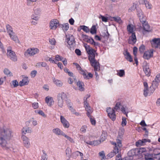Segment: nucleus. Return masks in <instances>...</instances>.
I'll use <instances>...</instances> for the list:
<instances>
[{
	"instance_id": "nucleus-36",
	"label": "nucleus",
	"mask_w": 160,
	"mask_h": 160,
	"mask_svg": "<svg viewBox=\"0 0 160 160\" xmlns=\"http://www.w3.org/2000/svg\"><path fill=\"white\" fill-rule=\"evenodd\" d=\"M14 41L16 42H19V40L17 36L15 35V33L14 32V33H12V35L11 37H10Z\"/></svg>"
},
{
	"instance_id": "nucleus-12",
	"label": "nucleus",
	"mask_w": 160,
	"mask_h": 160,
	"mask_svg": "<svg viewBox=\"0 0 160 160\" xmlns=\"http://www.w3.org/2000/svg\"><path fill=\"white\" fill-rule=\"evenodd\" d=\"M59 22L56 19H54L50 21V28L51 29L55 30L57 27L59 26Z\"/></svg>"
},
{
	"instance_id": "nucleus-15",
	"label": "nucleus",
	"mask_w": 160,
	"mask_h": 160,
	"mask_svg": "<svg viewBox=\"0 0 160 160\" xmlns=\"http://www.w3.org/2000/svg\"><path fill=\"white\" fill-rule=\"evenodd\" d=\"M144 63H145L146 65L144 66H142L143 71L145 74L148 77L150 76L151 75V70L149 68L148 66L147 65L148 64L147 63V62H145Z\"/></svg>"
},
{
	"instance_id": "nucleus-63",
	"label": "nucleus",
	"mask_w": 160,
	"mask_h": 160,
	"mask_svg": "<svg viewBox=\"0 0 160 160\" xmlns=\"http://www.w3.org/2000/svg\"><path fill=\"white\" fill-rule=\"evenodd\" d=\"M3 72L6 75L10 74L11 73L10 71L7 68H5Z\"/></svg>"
},
{
	"instance_id": "nucleus-53",
	"label": "nucleus",
	"mask_w": 160,
	"mask_h": 160,
	"mask_svg": "<svg viewBox=\"0 0 160 160\" xmlns=\"http://www.w3.org/2000/svg\"><path fill=\"white\" fill-rule=\"evenodd\" d=\"M132 157H126L123 158H116V160H132Z\"/></svg>"
},
{
	"instance_id": "nucleus-27",
	"label": "nucleus",
	"mask_w": 160,
	"mask_h": 160,
	"mask_svg": "<svg viewBox=\"0 0 160 160\" xmlns=\"http://www.w3.org/2000/svg\"><path fill=\"white\" fill-rule=\"evenodd\" d=\"M53 132L57 135H62L64 133L62 131H61L59 128H56L52 130Z\"/></svg>"
},
{
	"instance_id": "nucleus-16",
	"label": "nucleus",
	"mask_w": 160,
	"mask_h": 160,
	"mask_svg": "<svg viewBox=\"0 0 160 160\" xmlns=\"http://www.w3.org/2000/svg\"><path fill=\"white\" fill-rule=\"evenodd\" d=\"M22 139L23 141L24 146L27 148H28L30 145V143L28 138L24 135H22Z\"/></svg>"
},
{
	"instance_id": "nucleus-5",
	"label": "nucleus",
	"mask_w": 160,
	"mask_h": 160,
	"mask_svg": "<svg viewBox=\"0 0 160 160\" xmlns=\"http://www.w3.org/2000/svg\"><path fill=\"white\" fill-rule=\"evenodd\" d=\"M127 29L129 33L132 34L131 36L129 38L128 43L129 44H134L137 41L135 32H133V28L131 25L129 24L127 26Z\"/></svg>"
},
{
	"instance_id": "nucleus-1",
	"label": "nucleus",
	"mask_w": 160,
	"mask_h": 160,
	"mask_svg": "<svg viewBox=\"0 0 160 160\" xmlns=\"http://www.w3.org/2000/svg\"><path fill=\"white\" fill-rule=\"evenodd\" d=\"M12 131L9 128L0 130V145L3 148H6L7 142L12 137Z\"/></svg>"
},
{
	"instance_id": "nucleus-54",
	"label": "nucleus",
	"mask_w": 160,
	"mask_h": 160,
	"mask_svg": "<svg viewBox=\"0 0 160 160\" xmlns=\"http://www.w3.org/2000/svg\"><path fill=\"white\" fill-rule=\"evenodd\" d=\"M81 153L82 152L79 151H77L74 152L72 154V155L74 158H76V156H78L79 155H80Z\"/></svg>"
},
{
	"instance_id": "nucleus-30",
	"label": "nucleus",
	"mask_w": 160,
	"mask_h": 160,
	"mask_svg": "<svg viewBox=\"0 0 160 160\" xmlns=\"http://www.w3.org/2000/svg\"><path fill=\"white\" fill-rule=\"evenodd\" d=\"M111 20L112 21H115L119 24H121L123 22L120 18L119 17H111Z\"/></svg>"
},
{
	"instance_id": "nucleus-20",
	"label": "nucleus",
	"mask_w": 160,
	"mask_h": 160,
	"mask_svg": "<svg viewBox=\"0 0 160 160\" xmlns=\"http://www.w3.org/2000/svg\"><path fill=\"white\" fill-rule=\"evenodd\" d=\"M76 85L78 87V89L80 91H83L84 90V84L82 82L78 81L77 82Z\"/></svg>"
},
{
	"instance_id": "nucleus-37",
	"label": "nucleus",
	"mask_w": 160,
	"mask_h": 160,
	"mask_svg": "<svg viewBox=\"0 0 160 160\" xmlns=\"http://www.w3.org/2000/svg\"><path fill=\"white\" fill-rule=\"evenodd\" d=\"M86 143L88 144L94 146H96L98 144V140H95L93 141H88Z\"/></svg>"
},
{
	"instance_id": "nucleus-17",
	"label": "nucleus",
	"mask_w": 160,
	"mask_h": 160,
	"mask_svg": "<svg viewBox=\"0 0 160 160\" xmlns=\"http://www.w3.org/2000/svg\"><path fill=\"white\" fill-rule=\"evenodd\" d=\"M151 140L149 139H142V140H139L136 142V145L137 147L139 146L144 145L146 142H150Z\"/></svg>"
},
{
	"instance_id": "nucleus-42",
	"label": "nucleus",
	"mask_w": 160,
	"mask_h": 160,
	"mask_svg": "<svg viewBox=\"0 0 160 160\" xmlns=\"http://www.w3.org/2000/svg\"><path fill=\"white\" fill-rule=\"evenodd\" d=\"M140 22L142 23V24L145 23L146 22V18L144 16H143L142 17L139 18Z\"/></svg>"
},
{
	"instance_id": "nucleus-7",
	"label": "nucleus",
	"mask_w": 160,
	"mask_h": 160,
	"mask_svg": "<svg viewBox=\"0 0 160 160\" xmlns=\"http://www.w3.org/2000/svg\"><path fill=\"white\" fill-rule=\"evenodd\" d=\"M12 49L11 47L8 48L7 50V55L12 61L15 62L17 60V56L15 52L12 50Z\"/></svg>"
},
{
	"instance_id": "nucleus-51",
	"label": "nucleus",
	"mask_w": 160,
	"mask_h": 160,
	"mask_svg": "<svg viewBox=\"0 0 160 160\" xmlns=\"http://www.w3.org/2000/svg\"><path fill=\"white\" fill-rule=\"evenodd\" d=\"M55 59L56 60L58 61H62L63 59L64 58L58 55H57L55 56Z\"/></svg>"
},
{
	"instance_id": "nucleus-46",
	"label": "nucleus",
	"mask_w": 160,
	"mask_h": 160,
	"mask_svg": "<svg viewBox=\"0 0 160 160\" xmlns=\"http://www.w3.org/2000/svg\"><path fill=\"white\" fill-rule=\"evenodd\" d=\"M99 155L101 156L102 158L101 160H105V154L104 153V152L103 151H102L101 152H100L99 153Z\"/></svg>"
},
{
	"instance_id": "nucleus-41",
	"label": "nucleus",
	"mask_w": 160,
	"mask_h": 160,
	"mask_svg": "<svg viewBox=\"0 0 160 160\" xmlns=\"http://www.w3.org/2000/svg\"><path fill=\"white\" fill-rule=\"evenodd\" d=\"M71 150L69 147H68L66 150V155L69 158L71 157Z\"/></svg>"
},
{
	"instance_id": "nucleus-43",
	"label": "nucleus",
	"mask_w": 160,
	"mask_h": 160,
	"mask_svg": "<svg viewBox=\"0 0 160 160\" xmlns=\"http://www.w3.org/2000/svg\"><path fill=\"white\" fill-rule=\"evenodd\" d=\"M41 66L43 67H45L47 71H48L49 70V68L47 64V63L45 62H41Z\"/></svg>"
},
{
	"instance_id": "nucleus-10",
	"label": "nucleus",
	"mask_w": 160,
	"mask_h": 160,
	"mask_svg": "<svg viewBox=\"0 0 160 160\" xmlns=\"http://www.w3.org/2000/svg\"><path fill=\"white\" fill-rule=\"evenodd\" d=\"M39 51V49L36 48L33 49H28L25 52L24 55L26 56H27L28 54L30 56H33L38 53Z\"/></svg>"
},
{
	"instance_id": "nucleus-39",
	"label": "nucleus",
	"mask_w": 160,
	"mask_h": 160,
	"mask_svg": "<svg viewBox=\"0 0 160 160\" xmlns=\"http://www.w3.org/2000/svg\"><path fill=\"white\" fill-rule=\"evenodd\" d=\"M100 137V141H98V144L99 143V142H103L106 139L107 134L105 133H102Z\"/></svg>"
},
{
	"instance_id": "nucleus-14",
	"label": "nucleus",
	"mask_w": 160,
	"mask_h": 160,
	"mask_svg": "<svg viewBox=\"0 0 160 160\" xmlns=\"http://www.w3.org/2000/svg\"><path fill=\"white\" fill-rule=\"evenodd\" d=\"M84 106L86 110L87 111V115L88 117H91L90 114L92 112V110L91 107L89 106L87 101H85L84 102Z\"/></svg>"
},
{
	"instance_id": "nucleus-56",
	"label": "nucleus",
	"mask_w": 160,
	"mask_h": 160,
	"mask_svg": "<svg viewBox=\"0 0 160 160\" xmlns=\"http://www.w3.org/2000/svg\"><path fill=\"white\" fill-rule=\"evenodd\" d=\"M49 42L52 45H55L56 40L54 38L50 39H49Z\"/></svg>"
},
{
	"instance_id": "nucleus-40",
	"label": "nucleus",
	"mask_w": 160,
	"mask_h": 160,
	"mask_svg": "<svg viewBox=\"0 0 160 160\" xmlns=\"http://www.w3.org/2000/svg\"><path fill=\"white\" fill-rule=\"evenodd\" d=\"M145 50V46L143 44H142L139 47V51L141 54H142Z\"/></svg>"
},
{
	"instance_id": "nucleus-11",
	"label": "nucleus",
	"mask_w": 160,
	"mask_h": 160,
	"mask_svg": "<svg viewBox=\"0 0 160 160\" xmlns=\"http://www.w3.org/2000/svg\"><path fill=\"white\" fill-rule=\"evenodd\" d=\"M152 47L155 48L160 49V38H154L151 42Z\"/></svg>"
},
{
	"instance_id": "nucleus-29",
	"label": "nucleus",
	"mask_w": 160,
	"mask_h": 160,
	"mask_svg": "<svg viewBox=\"0 0 160 160\" xmlns=\"http://www.w3.org/2000/svg\"><path fill=\"white\" fill-rule=\"evenodd\" d=\"M124 55L125 56V58L128 61L130 62H132L133 61L132 58L129 53L127 51L124 53Z\"/></svg>"
},
{
	"instance_id": "nucleus-52",
	"label": "nucleus",
	"mask_w": 160,
	"mask_h": 160,
	"mask_svg": "<svg viewBox=\"0 0 160 160\" xmlns=\"http://www.w3.org/2000/svg\"><path fill=\"white\" fill-rule=\"evenodd\" d=\"M63 136L66 138L68 140H69L70 142H74V141L73 139L70 137L67 136V135L64 133L63 135Z\"/></svg>"
},
{
	"instance_id": "nucleus-35",
	"label": "nucleus",
	"mask_w": 160,
	"mask_h": 160,
	"mask_svg": "<svg viewBox=\"0 0 160 160\" xmlns=\"http://www.w3.org/2000/svg\"><path fill=\"white\" fill-rule=\"evenodd\" d=\"M136 10L137 11V15L139 18L143 17L144 15L141 9L140 8H138L136 9Z\"/></svg>"
},
{
	"instance_id": "nucleus-8",
	"label": "nucleus",
	"mask_w": 160,
	"mask_h": 160,
	"mask_svg": "<svg viewBox=\"0 0 160 160\" xmlns=\"http://www.w3.org/2000/svg\"><path fill=\"white\" fill-rule=\"evenodd\" d=\"M108 116L112 121H114L116 119L115 111L113 108H108L106 109Z\"/></svg>"
},
{
	"instance_id": "nucleus-19",
	"label": "nucleus",
	"mask_w": 160,
	"mask_h": 160,
	"mask_svg": "<svg viewBox=\"0 0 160 160\" xmlns=\"http://www.w3.org/2000/svg\"><path fill=\"white\" fill-rule=\"evenodd\" d=\"M140 150L138 148L132 149L128 152V154L131 157L138 155Z\"/></svg>"
},
{
	"instance_id": "nucleus-9",
	"label": "nucleus",
	"mask_w": 160,
	"mask_h": 160,
	"mask_svg": "<svg viewBox=\"0 0 160 160\" xmlns=\"http://www.w3.org/2000/svg\"><path fill=\"white\" fill-rule=\"evenodd\" d=\"M158 149H155L154 150L152 154H151L149 153H147L146 154H145V160H154L152 158V155L153 154L155 157L156 156L158 155L157 154H158V153H159V152L158 151Z\"/></svg>"
},
{
	"instance_id": "nucleus-60",
	"label": "nucleus",
	"mask_w": 160,
	"mask_h": 160,
	"mask_svg": "<svg viewBox=\"0 0 160 160\" xmlns=\"http://www.w3.org/2000/svg\"><path fill=\"white\" fill-rule=\"evenodd\" d=\"M84 46L87 52H88V50H91L92 49V48H91L87 44H84Z\"/></svg>"
},
{
	"instance_id": "nucleus-28",
	"label": "nucleus",
	"mask_w": 160,
	"mask_h": 160,
	"mask_svg": "<svg viewBox=\"0 0 160 160\" xmlns=\"http://www.w3.org/2000/svg\"><path fill=\"white\" fill-rule=\"evenodd\" d=\"M22 130V133L24 134L26 133H31L32 131L31 128L29 127L23 128Z\"/></svg>"
},
{
	"instance_id": "nucleus-58",
	"label": "nucleus",
	"mask_w": 160,
	"mask_h": 160,
	"mask_svg": "<svg viewBox=\"0 0 160 160\" xmlns=\"http://www.w3.org/2000/svg\"><path fill=\"white\" fill-rule=\"evenodd\" d=\"M31 18L32 19L37 21L38 20L39 17L38 16V15H32L31 16Z\"/></svg>"
},
{
	"instance_id": "nucleus-47",
	"label": "nucleus",
	"mask_w": 160,
	"mask_h": 160,
	"mask_svg": "<svg viewBox=\"0 0 160 160\" xmlns=\"http://www.w3.org/2000/svg\"><path fill=\"white\" fill-rule=\"evenodd\" d=\"M43 154L41 160H48L47 155L44 151H42Z\"/></svg>"
},
{
	"instance_id": "nucleus-25",
	"label": "nucleus",
	"mask_w": 160,
	"mask_h": 160,
	"mask_svg": "<svg viewBox=\"0 0 160 160\" xmlns=\"http://www.w3.org/2000/svg\"><path fill=\"white\" fill-rule=\"evenodd\" d=\"M76 68L77 69L81 71L80 73L82 74L84 78H88V75H87V73L83 70L81 68L79 64H77L76 66Z\"/></svg>"
},
{
	"instance_id": "nucleus-31",
	"label": "nucleus",
	"mask_w": 160,
	"mask_h": 160,
	"mask_svg": "<svg viewBox=\"0 0 160 160\" xmlns=\"http://www.w3.org/2000/svg\"><path fill=\"white\" fill-rule=\"evenodd\" d=\"M6 29L7 31V32L8 33L9 36L11 37L12 33H14V32L13 31L11 27L9 24H7L6 26Z\"/></svg>"
},
{
	"instance_id": "nucleus-62",
	"label": "nucleus",
	"mask_w": 160,
	"mask_h": 160,
	"mask_svg": "<svg viewBox=\"0 0 160 160\" xmlns=\"http://www.w3.org/2000/svg\"><path fill=\"white\" fill-rule=\"evenodd\" d=\"M82 38H83V40L86 42L87 40L89 38L88 36L86 35L82 34Z\"/></svg>"
},
{
	"instance_id": "nucleus-18",
	"label": "nucleus",
	"mask_w": 160,
	"mask_h": 160,
	"mask_svg": "<svg viewBox=\"0 0 160 160\" xmlns=\"http://www.w3.org/2000/svg\"><path fill=\"white\" fill-rule=\"evenodd\" d=\"M61 121L65 128H68L69 126V124L68 121L62 116H60Z\"/></svg>"
},
{
	"instance_id": "nucleus-59",
	"label": "nucleus",
	"mask_w": 160,
	"mask_h": 160,
	"mask_svg": "<svg viewBox=\"0 0 160 160\" xmlns=\"http://www.w3.org/2000/svg\"><path fill=\"white\" fill-rule=\"evenodd\" d=\"M101 19L103 22H107L108 20V18L104 16L100 15Z\"/></svg>"
},
{
	"instance_id": "nucleus-44",
	"label": "nucleus",
	"mask_w": 160,
	"mask_h": 160,
	"mask_svg": "<svg viewBox=\"0 0 160 160\" xmlns=\"http://www.w3.org/2000/svg\"><path fill=\"white\" fill-rule=\"evenodd\" d=\"M137 8V5L136 4L133 3L132 7L128 9V12H131L135 10Z\"/></svg>"
},
{
	"instance_id": "nucleus-33",
	"label": "nucleus",
	"mask_w": 160,
	"mask_h": 160,
	"mask_svg": "<svg viewBox=\"0 0 160 160\" xmlns=\"http://www.w3.org/2000/svg\"><path fill=\"white\" fill-rule=\"evenodd\" d=\"M80 28L81 29L83 30L86 33H88L90 31V30L88 27L85 25L80 26Z\"/></svg>"
},
{
	"instance_id": "nucleus-48",
	"label": "nucleus",
	"mask_w": 160,
	"mask_h": 160,
	"mask_svg": "<svg viewBox=\"0 0 160 160\" xmlns=\"http://www.w3.org/2000/svg\"><path fill=\"white\" fill-rule=\"evenodd\" d=\"M102 35L104 38H106L107 39H108L110 35V34L108 33V31H107L106 32H103L102 33Z\"/></svg>"
},
{
	"instance_id": "nucleus-49",
	"label": "nucleus",
	"mask_w": 160,
	"mask_h": 160,
	"mask_svg": "<svg viewBox=\"0 0 160 160\" xmlns=\"http://www.w3.org/2000/svg\"><path fill=\"white\" fill-rule=\"evenodd\" d=\"M118 75L120 77H122L125 74V72L123 70H120L119 72H118Z\"/></svg>"
},
{
	"instance_id": "nucleus-26",
	"label": "nucleus",
	"mask_w": 160,
	"mask_h": 160,
	"mask_svg": "<svg viewBox=\"0 0 160 160\" xmlns=\"http://www.w3.org/2000/svg\"><path fill=\"white\" fill-rule=\"evenodd\" d=\"M159 83V82H158L157 81L154 80L152 82V85L150 87V89H152V88H153L152 90L154 91L157 88Z\"/></svg>"
},
{
	"instance_id": "nucleus-24",
	"label": "nucleus",
	"mask_w": 160,
	"mask_h": 160,
	"mask_svg": "<svg viewBox=\"0 0 160 160\" xmlns=\"http://www.w3.org/2000/svg\"><path fill=\"white\" fill-rule=\"evenodd\" d=\"M59 26L61 28L64 32H66L69 28V24L68 23H65L63 24H59Z\"/></svg>"
},
{
	"instance_id": "nucleus-21",
	"label": "nucleus",
	"mask_w": 160,
	"mask_h": 160,
	"mask_svg": "<svg viewBox=\"0 0 160 160\" xmlns=\"http://www.w3.org/2000/svg\"><path fill=\"white\" fill-rule=\"evenodd\" d=\"M29 81L28 79V77H25L23 78L21 81L19 82V85L22 87L28 84Z\"/></svg>"
},
{
	"instance_id": "nucleus-3",
	"label": "nucleus",
	"mask_w": 160,
	"mask_h": 160,
	"mask_svg": "<svg viewBox=\"0 0 160 160\" xmlns=\"http://www.w3.org/2000/svg\"><path fill=\"white\" fill-rule=\"evenodd\" d=\"M67 95L64 92L58 93L57 96L56 102L59 107L62 108L64 104V101L67 99Z\"/></svg>"
},
{
	"instance_id": "nucleus-4",
	"label": "nucleus",
	"mask_w": 160,
	"mask_h": 160,
	"mask_svg": "<svg viewBox=\"0 0 160 160\" xmlns=\"http://www.w3.org/2000/svg\"><path fill=\"white\" fill-rule=\"evenodd\" d=\"M89 55L88 56V60H89L91 65L93 64H97L99 63L95 59V56H98V54L96 52V51L92 49L91 50H88L87 52Z\"/></svg>"
},
{
	"instance_id": "nucleus-55",
	"label": "nucleus",
	"mask_w": 160,
	"mask_h": 160,
	"mask_svg": "<svg viewBox=\"0 0 160 160\" xmlns=\"http://www.w3.org/2000/svg\"><path fill=\"white\" fill-rule=\"evenodd\" d=\"M123 137V133H122V132L120 133V132H118V136L117 137L118 138L117 139H119V140H120L121 141V139ZM121 143H122L121 142Z\"/></svg>"
},
{
	"instance_id": "nucleus-57",
	"label": "nucleus",
	"mask_w": 160,
	"mask_h": 160,
	"mask_svg": "<svg viewBox=\"0 0 160 160\" xmlns=\"http://www.w3.org/2000/svg\"><path fill=\"white\" fill-rule=\"evenodd\" d=\"M126 118H125L122 117V125L123 126H125L126 125Z\"/></svg>"
},
{
	"instance_id": "nucleus-38",
	"label": "nucleus",
	"mask_w": 160,
	"mask_h": 160,
	"mask_svg": "<svg viewBox=\"0 0 160 160\" xmlns=\"http://www.w3.org/2000/svg\"><path fill=\"white\" fill-rule=\"evenodd\" d=\"M90 32L92 34H94L96 33L97 29L96 28V27L95 25H92V26L91 28V30Z\"/></svg>"
},
{
	"instance_id": "nucleus-45",
	"label": "nucleus",
	"mask_w": 160,
	"mask_h": 160,
	"mask_svg": "<svg viewBox=\"0 0 160 160\" xmlns=\"http://www.w3.org/2000/svg\"><path fill=\"white\" fill-rule=\"evenodd\" d=\"M34 13L36 15H38L41 12V10L40 8H34Z\"/></svg>"
},
{
	"instance_id": "nucleus-6",
	"label": "nucleus",
	"mask_w": 160,
	"mask_h": 160,
	"mask_svg": "<svg viewBox=\"0 0 160 160\" xmlns=\"http://www.w3.org/2000/svg\"><path fill=\"white\" fill-rule=\"evenodd\" d=\"M66 41L68 43V47L71 50H73L75 47V42L74 36L72 35L70 36L68 38H67Z\"/></svg>"
},
{
	"instance_id": "nucleus-64",
	"label": "nucleus",
	"mask_w": 160,
	"mask_h": 160,
	"mask_svg": "<svg viewBox=\"0 0 160 160\" xmlns=\"http://www.w3.org/2000/svg\"><path fill=\"white\" fill-rule=\"evenodd\" d=\"M155 80L157 81L158 82H160V74H158L156 76V78H155Z\"/></svg>"
},
{
	"instance_id": "nucleus-2",
	"label": "nucleus",
	"mask_w": 160,
	"mask_h": 160,
	"mask_svg": "<svg viewBox=\"0 0 160 160\" xmlns=\"http://www.w3.org/2000/svg\"><path fill=\"white\" fill-rule=\"evenodd\" d=\"M116 142H112V144L114 145V149L113 152H110L108 155V157L110 158L112 157L117 153H119L121 151L120 148L122 147V144L121 141L119 139H116Z\"/></svg>"
},
{
	"instance_id": "nucleus-50",
	"label": "nucleus",
	"mask_w": 160,
	"mask_h": 160,
	"mask_svg": "<svg viewBox=\"0 0 160 160\" xmlns=\"http://www.w3.org/2000/svg\"><path fill=\"white\" fill-rule=\"evenodd\" d=\"M12 83L14 87H17L19 85V84L17 80H13L12 81Z\"/></svg>"
},
{
	"instance_id": "nucleus-23",
	"label": "nucleus",
	"mask_w": 160,
	"mask_h": 160,
	"mask_svg": "<svg viewBox=\"0 0 160 160\" xmlns=\"http://www.w3.org/2000/svg\"><path fill=\"white\" fill-rule=\"evenodd\" d=\"M93 67L94 70L95 72V75L96 77L98 76V74L97 72L98 71L100 70V67L99 63H97V64H93L91 65Z\"/></svg>"
},
{
	"instance_id": "nucleus-32",
	"label": "nucleus",
	"mask_w": 160,
	"mask_h": 160,
	"mask_svg": "<svg viewBox=\"0 0 160 160\" xmlns=\"http://www.w3.org/2000/svg\"><path fill=\"white\" fill-rule=\"evenodd\" d=\"M143 26V29L146 32H149L151 30L150 28V26L147 23H145L142 24Z\"/></svg>"
},
{
	"instance_id": "nucleus-61",
	"label": "nucleus",
	"mask_w": 160,
	"mask_h": 160,
	"mask_svg": "<svg viewBox=\"0 0 160 160\" xmlns=\"http://www.w3.org/2000/svg\"><path fill=\"white\" fill-rule=\"evenodd\" d=\"M37 73V71L36 70H34L32 71L31 72V75L32 77H34L36 76Z\"/></svg>"
},
{
	"instance_id": "nucleus-13",
	"label": "nucleus",
	"mask_w": 160,
	"mask_h": 160,
	"mask_svg": "<svg viewBox=\"0 0 160 160\" xmlns=\"http://www.w3.org/2000/svg\"><path fill=\"white\" fill-rule=\"evenodd\" d=\"M153 50L150 49L149 50L145 51L143 54V58L146 59H149L153 56Z\"/></svg>"
},
{
	"instance_id": "nucleus-34",
	"label": "nucleus",
	"mask_w": 160,
	"mask_h": 160,
	"mask_svg": "<svg viewBox=\"0 0 160 160\" xmlns=\"http://www.w3.org/2000/svg\"><path fill=\"white\" fill-rule=\"evenodd\" d=\"M53 80L54 83L56 84L57 86L60 87L62 86L63 83L57 79H55V78L53 79Z\"/></svg>"
},
{
	"instance_id": "nucleus-22",
	"label": "nucleus",
	"mask_w": 160,
	"mask_h": 160,
	"mask_svg": "<svg viewBox=\"0 0 160 160\" xmlns=\"http://www.w3.org/2000/svg\"><path fill=\"white\" fill-rule=\"evenodd\" d=\"M45 101L47 104L49 106H51L53 103V98L52 97H47L45 98Z\"/></svg>"
}]
</instances>
